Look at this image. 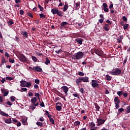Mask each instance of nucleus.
I'll list each match as a JSON object with an SVG mask.
<instances>
[{"label":"nucleus","mask_w":130,"mask_h":130,"mask_svg":"<svg viewBox=\"0 0 130 130\" xmlns=\"http://www.w3.org/2000/svg\"><path fill=\"white\" fill-rule=\"evenodd\" d=\"M122 19L123 22H127V18L125 16H123L122 17Z\"/></svg>","instance_id":"52"},{"label":"nucleus","mask_w":130,"mask_h":130,"mask_svg":"<svg viewBox=\"0 0 130 130\" xmlns=\"http://www.w3.org/2000/svg\"><path fill=\"white\" fill-rule=\"evenodd\" d=\"M125 111L126 112V113H129L130 112V105L128 106L126 109L125 110Z\"/></svg>","instance_id":"32"},{"label":"nucleus","mask_w":130,"mask_h":130,"mask_svg":"<svg viewBox=\"0 0 130 130\" xmlns=\"http://www.w3.org/2000/svg\"><path fill=\"white\" fill-rule=\"evenodd\" d=\"M122 92V91H119L117 92V94L119 96V97H121V95L123 94Z\"/></svg>","instance_id":"48"},{"label":"nucleus","mask_w":130,"mask_h":130,"mask_svg":"<svg viewBox=\"0 0 130 130\" xmlns=\"http://www.w3.org/2000/svg\"><path fill=\"white\" fill-rule=\"evenodd\" d=\"M0 114H1V115H3V116H5L6 117L9 116V114H8L5 113V112H3V111H1L0 112Z\"/></svg>","instance_id":"24"},{"label":"nucleus","mask_w":130,"mask_h":130,"mask_svg":"<svg viewBox=\"0 0 130 130\" xmlns=\"http://www.w3.org/2000/svg\"><path fill=\"white\" fill-rule=\"evenodd\" d=\"M56 109L57 111H60V110H61V106L57 105L56 106Z\"/></svg>","instance_id":"43"},{"label":"nucleus","mask_w":130,"mask_h":130,"mask_svg":"<svg viewBox=\"0 0 130 130\" xmlns=\"http://www.w3.org/2000/svg\"><path fill=\"white\" fill-rule=\"evenodd\" d=\"M123 39V36L121 35L117 39V43H121V41Z\"/></svg>","instance_id":"18"},{"label":"nucleus","mask_w":130,"mask_h":130,"mask_svg":"<svg viewBox=\"0 0 130 130\" xmlns=\"http://www.w3.org/2000/svg\"><path fill=\"white\" fill-rule=\"evenodd\" d=\"M8 26H12V25L14 24V21L13 19H10L9 21L7 22Z\"/></svg>","instance_id":"23"},{"label":"nucleus","mask_w":130,"mask_h":130,"mask_svg":"<svg viewBox=\"0 0 130 130\" xmlns=\"http://www.w3.org/2000/svg\"><path fill=\"white\" fill-rule=\"evenodd\" d=\"M20 84L21 87H26V82L24 80H22L20 81Z\"/></svg>","instance_id":"21"},{"label":"nucleus","mask_w":130,"mask_h":130,"mask_svg":"<svg viewBox=\"0 0 130 130\" xmlns=\"http://www.w3.org/2000/svg\"><path fill=\"white\" fill-rule=\"evenodd\" d=\"M80 80L82 82L84 83H88L89 82V77H80Z\"/></svg>","instance_id":"9"},{"label":"nucleus","mask_w":130,"mask_h":130,"mask_svg":"<svg viewBox=\"0 0 130 130\" xmlns=\"http://www.w3.org/2000/svg\"><path fill=\"white\" fill-rule=\"evenodd\" d=\"M58 11V9L57 8H53L51 9V12L53 15H56V14L57 13V11Z\"/></svg>","instance_id":"17"},{"label":"nucleus","mask_w":130,"mask_h":130,"mask_svg":"<svg viewBox=\"0 0 130 130\" xmlns=\"http://www.w3.org/2000/svg\"><path fill=\"white\" fill-rule=\"evenodd\" d=\"M28 119V118H22L21 119V122L23 125H27L28 124V122H27V120Z\"/></svg>","instance_id":"11"},{"label":"nucleus","mask_w":130,"mask_h":130,"mask_svg":"<svg viewBox=\"0 0 130 130\" xmlns=\"http://www.w3.org/2000/svg\"><path fill=\"white\" fill-rule=\"evenodd\" d=\"M106 23H107V24L108 25H111V24H112V22L110 21V20H106Z\"/></svg>","instance_id":"55"},{"label":"nucleus","mask_w":130,"mask_h":130,"mask_svg":"<svg viewBox=\"0 0 130 130\" xmlns=\"http://www.w3.org/2000/svg\"><path fill=\"white\" fill-rule=\"evenodd\" d=\"M103 7L105 13H108V12H109V9H108V5H107V4H103Z\"/></svg>","instance_id":"7"},{"label":"nucleus","mask_w":130,"mask_h":130,"mask_svg":"<svg viewBox=\"0 0 130 130\" xmlns=\"http://www.w3.org/2000/svg\"><path fill=\"white\" fill-rule=\"evenodd\" d=\"M79 92H80L81 93H82V94H83L84 93V88H80L79 89Z\"/></svg>","instance_id":"56"},{"label":"nucleus","mask_w":130,"mask_h":130,"mask_svg":"<svg viewBox=\"0 0 130 130\" xmlns=\"http://www.w3.org/2000/svg\"><path fill=\"white\" fill-rule=\"evenodd\" d=\"M31 102L32 105H35V104L37 102V98L34 97L32 99H31Z\"/></svg>","instance_id":"15"},{"label":"nucleus","mask_w":130,"mask_h":130,"mask_svg":"<svg viewBox=\"0 0 130 130\" xmlns=\"http://www.w3.org/2000/svg\"><path fill=\"white\" fill-rule=\"evenodd\" d=\"M68 9H69V5H68V3L65 2V5L63 8V12H67Z\"/></svg>","instance_id":"16"},{"label":"nucleus","mask_w":130,"mask_h":130,"mask_svg":"<svg viewBox=\"0 0 130 130\" xmlns=\"http://www.w3.org/2000/svg\"><path fill=\"white\" fill-rule=\"evenodd\" d=\"M27 14L29 17H30V18H33V14H32L31 12H28Z\"/></svg>","instance_id":"54"},{"label":"nucleus","mask_w":130,"mask_h":130,"mask_svg":"<svg viewBox=\"0 0 130 130\" xmlns=\"http://www.w3.org/2000/svg\"><path fill=\"white\" fill-rule=\"evenodd\" d=\"M15 98L14 96H11L10 97V99H11V101H12V102H15V101H16V99H15Z\"/></svg>","instance_id":"47"},{"label":"nucleus","mask_w":130,"mask_h":130,"mask_svg":"<svg viewBox=\"0 0 130 130\" xmlns=\"http://www.w3.org/2000/svg\"><path fill=\"white\" fill-rule=\"evenodd\" d=\"M78 75H79V76H81V77H83L84 76L85 74L82 72H79Z\"/></svg>","instance_id":"51"},{"label":"nucleus","mask_w":130,"mask_h":130,"mask_svg":"<svg viewBox=\"0 0 130 130\" xmlns=\"http://www.w3.org/2000/svg\"><path fill=\"white\" fill-rule=\"evenodd\" d=\"M73 56L74 57H73L72 58H73L74 59H77V60H79V59H81V58H83V56H84V53L83 52H78L75 55H73Z\"/></svg>","instance_id":"2"},{"label":"nucleus","mask_w":130,"mask_h":130,"mask_svg":"<svg viewBox=\"0 0 130 130\" xmlns=\"http://www.w3.org/2000/svg\"><path fill=\"white\" fill-rule=\"evenodd\" d=\"M75 41L78 43V44H80V45H82L83 44V41H84V40L81 38H77L75 39Z\"/></svg>","instance_id":"13"},{"label":"nucleus","mask_w":130,"mask_h":130,"mask_svg":"<svg viewBox=\"0 0 130 130\" xmlns=\"http://www.w3.org/2000/svg\"><path fill=\"white\" fill-rule=\"evenodd\" d=\"M56 14L57 15V16H59V17H62V12L59 11L58 10V11H57V13Z\"/></svg>","instance_id":"33"},{"label":"nucleus","mask_w":130,"mask_h":130,"mask_svg":"<svg viewBox=\"0 0 130 130\" xmlns=\"http://www.w3.org/2000/svg\"><path fill=\"white\" fill-rule=\"evenodd\" d=\"M126 61H127V57H125L124 58V60H123V64L124 66H125V63H126Z\"/></svg>","instance_id":"46"},{"label":"nucleus","mask_w":130,"mask_h":130,"mask_svg":"<svg viewBox=\"0 0 130 130\" xmlns=\"http://www.w3.org/2000/svg\"><path fill=\"white\" fill-rule=\"evenodd\" d=\"M39 16H40V19H44L46 17V16L44 15L43 13L39 14Z\"/></svg>","instance_id":"30"},{"label":"nucleus","mask_w":130,"mask_h":130,"mask_svg":"<svg viewBox=\"0 0 130 130\" xmlns=\"http://www.w3.org/2000/svg\"><path fill=\"white\" fill-rule=\"evenodd\" d=\"M6 62H7V61H6V59H5V57L3 56L2 57V63L3 64H5V63H6Z\"/></svg>","instance_id":"31"},{"label":"nucleus","mask_w":130,"mask_h":130,"mask_svg":"<svg viewBox=\"0 0 130 130\" xmlns=\"http://www.w3.org/2000/svg\"><path fill=\"white\" fill-rule=\"evenodd\" d=\"M2 93L3 94L4 97H6V96H8L9 94V90H6L5 89H1Z\"/></svg>","instance_id":"12"},{"label":"nucleus","mask_w":130,"mask_h":130,"mask_svg":"<svg viewBox=\"0 0 130 130\" xmlns=\"http://www.w3.org/2000/svg\"><path fill=\"white\" fill-rule=\"evenodd\" d=\"M75 81H76V83L77 84V86H80V83H82L80 78H79L78 79H76L75 80Z\"/></svg>","instance_id":"20"},{"label":"nucleus","mask_w":130,"mask_h":130,"mask_svg":"<svg viewBox=\"0 0 130 130\" xmlns=\"http://www.w3.org/2000/svg\"><path fill=\"white\" fill-rule=\"evenodd\" d=\"M89 125L91 128H93V127L95 126V124L94 122H91L90 123Z\"/></svg>","instance_id":"41"},{"label":"nucleus","mask_w":130,"mask_h":130,"mask_svg":"<svg viewBox=\"0 0 130 130\" xmlns=\"http://www.w3.org/2000/svg\"><path fill=\"white\" fill-rule=\"evenodd\" d=\"M103 28L106 31H108L109 30H110V28L108 26H103Z\"/></svg>","instance_id":"44"},{"label":"nucleus","mask_w":130,"mask_h":130,"mask_svg":"<svg viewBox=\"0 0 130 130\" xmlns=\"http://www.w3.org/2000/svg\"><path fill=\"white\" fill-rule=\"evenodd\" d=\"M106 78L107 79V81H111V77L109 75H106Z\"/></svg>","instance_id":"42"},{"label":"nucleus","mask_w":130,"mask_h":130,"mask_svg":"<svg viewBox=\"0 0 130 130\" xmlns=\"http://www.w3.org/2000/svg\"><path fill=\"white\" fill-rule=\"evenodd\" d=\"M73 96H74V97H77L78 99H80V96H78V93H74Z\"/></svg>","instance_id":"57"},{"label":"nucleus","mask_w":130,"mask_h":130,"mask_svg":"<svg viewBox=\"0 0 130 130\" xmlns=\"http://www.w3.org/2000/svg\"><path fill=\"white\" fill-rule=\"evenodd\" d=\"M6 80H8V81H12V80H13V78L8 76L6 77Z\"/></svg>","instance_id":"50"},{"label":"nucleus","mask_w":130,"mask_h":130,"mask_svg":"<svg viewBox=\"0 0 130 130\" xmlns=\"http://www.w3.org/2000/svg\"><path fill=\"white\" fill-rule=\"evenodd\" d=\"M18 59L20 61L22 62H25V61H27V57L23 54H20L19 55V56L18 57Z\"/></svg>","instance_id":"3"},{"label":"nucleus","mask_w":130,"mask_h":130,"mask_svg":"<svg viewBox=\"0 0 130 130\" xmlns=\"http://www.w3.org/2000/svg\"><path fill=\"white\" fill-rule=\"evenodd\" d=\"M114 103H120V100L118 98V96L115 97L114 100Z\"/></svg>","instance_id":"19"},{"label":"nucleus","mask_w":130,"mask_h":130,"mask_svg":"<svg viewBox=\"0 0 130 130\" xmlns=\"http://www.w3.org/2000/svg\"><path fill=\"white\" fill-rule=\"evenodd\" d=\"M75 5H76V6H75L76 10H78V9H80V3H76L75 4Z\"/></svg>","instance_id":"36"},{"label":"nucleus","mask_w":130,"mask_h":130,"mask_svg":"<svg viewBox=\"0 0 130 130\" xmlns=\"http://www.w3.org/2000/svg\"><path fill=\"white\" fill-rule=\"evenodd\" d=\"M46 59V61L45 62V64H46L47 66H48V64H49V63H50V60H49V59L47 57H46L45 58Z\"/></svg>","instance_id":"27"},{"label":"nucleus","mask_w":130,"mask_h":130,"mask_svg":"<svg viewBox=\"0 0 130 130\" xmlns=\"http://www.w3.org/2000/svg\"><path fill=\"white\" fill-rule=\"evenodd\" d=\"M0 82H2V84H4L6 82V79L2 78V80L0 79Z\"/></svg>","instance_id":"58"},{"label":"nucleus","mask_w":130,"mask_h":130,"mask_svg":"<svg viewBox=\"0 0 130 130\" xmlns=\"http://www.w3.org/2000/svg\"><path fill=\"white\" fill-rule=\"evenodd\" d=\"M9 62H11V63H14V62H15V59L9 58Z\"/></svg>","instance_id":"53"},{"label":"nucleus","mask_w":130,"mask_h":130,"mask_svg":"<svg viewBox=\"0 0 130 130\" xmlns=\"http://www.w3.org/2000/svg\"><path fill=\"white\" fill-rule=\"evenodd\" d=\"M110 10H112V9L113 10L114 8H113V4H112V2H110V6L109 7Z\"/></svg>","instance_id":"49"},{"label":"nucleus","mask_w":130,"mask_h":130,"mask_svg":"<svg viewBox=\"0 0 130 130\" xmlns=\"http://www.w3.org/2000/svg\"><path fill=\"white\" fill-rule=\"evenodd\" d=\"M36 124L38 125V126H40V127H43V123L41 122H37Z\"/></svg>","instance_id":"28"},{"label":"nucleus","mask_w":130,"mask_h":130,"mask_svg":"<svg viewBox=\"0 0 130 130\" xmlns=\"http://www.w3.org/2000/svg\"><path fill=\"white\" fill-rule=\"evenodd\" d=\"M94 53L99 55V56H101L102 55V51L101 50H99L98 49H94Z\"/></svg>","instance_id":"10"},{"label":"nucleus","mask_w":130,"mask_h":130,"mask_svg":"<svg viewBox=\"0 0 130 130\" xmlns=\"http://www.w3.org/2000/svg\"><path fill=\"white\" fill-rule=\"evenodd\" d=\"M68 24H69V23L66 21L62 22L59 28L60 29H64V28H68V26H67V25H68Z\"/></svg>","instance_id":"8"},{"label":"nucleus","mask_w":130,"mask_h":130,"mask_svg":"<svg viewBox=\"0 0 130 130\" xmlns=\"http://www.w3.org/2000/svg\"><path fill=\"white\" fill-rule=\"evenodd\" d=\"M31 58L35 62H37V57H36L35 56H32Z\"/></svg>","instance_id":"37"},{"label":"nucleus","mask_w":130,"mask_h":130,"mask_svg":"<svg viewBox=\"0 0 130 130\" xmlns=\"http://www.w3.org/2000/svg\"><path fill=\"white\" fill-rule=\"evenodd\" d=\"M34 71L35 72H42V68L39 67V66H36V67H34Z\"/></svg>","instance_id":"14"},{"label":"nucleus","mask_w":130,"mask_h":130,"mask_svg":"<svg viewBox=\"0 0 130 130\" xmlns=\"http://www.w3.org/2000/svg\"><path fill=\"white\" fill-rule=\"evenodd\" d=\"M49 119L51 124H54V120H53V118H51V117H49Z\"/></svg>","instance_id":"29"},{"label":"nucleus","mask_w":130,"mask_h":130,"mask_svg":"<svg viewBox=\"0 0 130 130\" xmlns=\"http://www.w3.org/2000/svg\"><path fill=\"white\" fill-rule=\"evenodd\" d=\"M118 113L119 114H120L121 113V112H122V111H124V109H123L122 108H120L118 109Z\"/></svg>","instance_id":"39"},{"label":"nucleus","mask_w":130,"mask_h":130,"mask_svg":"<svg viewBox=\"0 0 130 130\" xmlns=\"http://www.w3.org/2000/svg\"><path fill=\"white\" fill-rule=\"evenodd\" d=\"M97 122H98V123L96 124V125L98 126H100V125H102V124H104V122H105V121L104 119H102L101 118H98L97 119Z\"/></svg>","instance_id":"5"},{"label":"nucleus","mask_w":130,"mask_h":130,"mask_svg":"<svg viewBox=\"0 0 130 130\" xmlns=\"http://www.w3.org/2000/svg\"><path fill=\"white\" fill-rule=\"evenodd\" d=\"M15 41H17V42H19L20 41V39L17 36L15 37Z\"/></svg>","instance_id":"61"},{"label":"nucleus","mask_w":130,"mask_h":130,"mask_svg":"<svg viewBox=\"0 0 130 130\" xmlns=\"http://www.w3.org/2000/svg\"><path fill=\"white\" fill-rule=\"evenodd\" d=\"M115 107L117 109H118L119 108V104L118 103H115Z\"/></svg>","instance_id":"62"},{"label":"nucleus","mask_w":130,"mask_h":130,"mask_svg":"<svg viewBox=\"0 0 130 130\" xmlns=\"http://www.w3.org/2000/svg\"><path fill=\"white\" fill-rule=\"evenodd\" d=\"M39 120L40 121H44V118H43V117H41L39 118Z\"/></svg>","instance_id":"64"},{"label":"nucleus","mask_w":130,"mask_h":130,"mask_svg":"<svg viewBox=\"0 0 130 130\" xmlns=\"http://www.w3.org/2000/svg\"><path fill=\"white\" fill-rule=\"evenodd\" d=\"M81 124V122L80 121H76L74 123V126H79Z\"/></svg>","instance_id":"25"},{"label":"nucleus","mask_w":130,"mask_h":130,"mask_svg":"<svg viewBox=\"0 0 130 130\" xmlns=\"http://www.w3.org/2000/svg\"><path fill=\"white\" fill-rule=\"evenodd\" d=\"M61 90L64 91L66 95H68V92L69 91V87L67 86H63L61 87Z\"/></svg>","instance_id":"6"},{"label":"nucleus","mask_w":130,"mask_h":130,"mask_svg":"<svg viewBox=\"0 0 130 130\" xmlns=\"http://www.w3.org/2000/svg\"><path fill=\"white\" fill-rule=\"evenodd\" d=\"M5 122L6 123H8V124H10V123H12V119L11 118L6 119Z\"/></svg>","instance_id":"22"},{"label":"nucleus","mask_w":130,"mask_h":130,"mask_svg":"<svg viewBox=\"0 0 130 130\" xmlns=\"http://www.w3.org/2000/svg\"><path fill=\"white\" fill-rule=\"evenodd\" d=\"M22 35H23V36H24V37H25V38H27L28 35V32H27L26 31H23L22 32Z\"/></svg>","instance_id":"26"},{"label":"nucleus","mask_w":130,"mask_h":130,"mask_svg":"<svg viewBox=\"0 0 130 130\" xmlns=\"http://www.w3.org/2000/svg\"><path fill=\"white\" fill-rule=\"evenodd\" d=\"M35 83H36V84H39L40 80H39V79H36L35 80Z\"/></svg>","instance_id":"60"},{"label":"nucleus","mask_w":130,"mask_h":130,"mask_svg":"<svg viewBox=\"0 0 130 130\" xmlns=\"http://www.w3.org/2000/svg\"><path fill=\"white\" fill-rule=\"evenodd\" d=\"M45 115H47L48 118L51 117V115L49 114V112H48V111H45Z\"/></svg>","instance_id":"45"},{"label":"nucleus","mask_w":130,"mask_h":130,"mask_svg":"<svg viewBox=\"0 0 130 130\" xmlns=\"http://www.w3.org/2000/svg\"><path fill=\"white\" fill-rule=\"evenodd\" d=\"M109 73L112 76H120V74H121V70L118 68H116L114 69V71H110Z\"/></svg>","instance_id":"1"},{"label":"nucleus","mask_w":130,"mask_h":130,"mask_svg":"<svg viewBox=\"0 0 130 130\" xmlns=\"http://www.w3.org/2000/svg\"><path fill=\"white\" fill-rule=\"evenodd\" d=\"M95 108H96V111H99L100 109V107L99 106V105H98V104H95Z\"/></svg>","instance_id":"38"},{"label":"nucleus","mask_w":130,"mask_h":130,"mask_svg":"<svg viewBox=\"0 0 130 130\" xmlns=\"http://www.w3.org/2000/svg\"><path fill=\"white\" fill-rule=\"evenodd\" d=\"M7 105H9L10 106H12V105H13V103H12L10 101H7Z\"/></svg>","instance_id":"59"},{"label":"nucleus","mask_w":130,"mask_h":130,"mask_svg":"<svg viewBox=\"0 0 130 130\" xmlns=\"http://www.w3.org/2000/svg\"><path fill=\"white\" fill-rule=\"evenodd\" d=\"M38 7L40 9L41 12H43V10H44V8H43V7H42L40 4L38 5Z\"/></svg>","instance_id":"40"},{"label":"nucleus","mask_w":130,"mask_h":130,"mask_svg":"<svg viewBox=\"0 0 130 130\" xmlns=\"http://www.w3.org/2000/svg\"><path fill=\"white\" fill-rule=\"evenodd\" d=\"M35 108H36V107H34V106H30L29 107V109H32V110H34V109H35Z\"/></svg>","instance_id":"63"},{"label":"nucleus","mask_w":130,"mask_h":130,"mask_svg":"<svg viewBox=\"0 0 130 130\" xmlns=\"http://www.w3.org/2000/svg\"><path fill=\"white\" fill-rule=\"evenodd\" d=\"M91 86L93 87V88H98V87H99V84L97 83H99V81L92 80L91 81Z\"/></svg>","instance_id":"4"},{"label":"nucleus","mask_w":130,"mask_h":130,"mask_svg":"<svg viewBox=\"0 0 130 130\" xmlns=\"http://www.w3.org/2000/svg\"><path fill=\"white\" fill-rule=\"evenodd\" d=\"M31 86H32V83H31V82H26L25 87H26L27 88H29L31 87Z\"/></svg>","instance_id":"34"},{"label":"nucleus","mask_w":130,"mask_h":130,"mask_svg":"<svg viewBox=\"0 0 130 130\" xmlns=\"http://www.w3.org/2000/svg\"><path fill=\"white\" fill-rule=\"evenodd\" d=\"M128 26H129V24L125 23L124 25H123V29L124 30H127V28H128Z\"/></svg>","instance_id":"35"}]
</instances>
